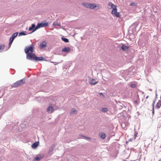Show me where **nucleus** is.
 <instances>
[{
  "label": "nucleus",
  "mask_w": 161,
  "mask_h": 161,
  "mask_svg": "<svg viewBox=\"0 0 161 161\" xmlns=\"http://www.w3.org/2000/svg\"><path fill=\"white\" fill-rule=\"evenodd\" d=\"M62 40L65 42H69L68 39L62 37Z\"/></svg>",
  "instance_id": "nucleus-20"
},
{
  "label": "nucleus",
  "mask_w": 161,
  "mask_h": 161,
  "mask_svg": "<svg viewBox=\"0 0 161 161\" xmlns=\"http://www.w3.org/2000/svg\"><path fill=\"white\" fill-rule=\"evenodd\" d=\"M82 5L86 8L91 9H94L97 7L96 4H90L86 3H83Z\"/></svg>",
  "instance_id": "nucleus-2"
},
{
  "label": "nucleus",
  "mask_w": 161,
  "mask_h": 161,
  "mask_svg": "<svg viewBox=\"0 0 161 161\" xmlns=\"http://www.w3.org/2000/svg\"><path fill=\"white\" fill-rule=\"evenodd\" d=\"M4 48V45H0V52H2Z\"/></svg>",
  "instance_id": "nucleus-21"
},
{
  "label": "nucleus",
  "mask_w": 161,
  "mask_h": 161,
  "mask_svg": "<svg viewBox=\"0 0 161 161\" xmlns=\"http://www.w3.org/2000/svg\"><path fill=\"white\" fill-rule=\"evenodd\" d=\"M70 50V48L69 47H64L63 48L62 51L64 52H67Z\"/></svg>",
  "instance_id": "nucleus-11"
},
{
  "label": "nucleus",
  "mask_w": 161,
  "mask_h": 161,
  "mask_svg": "<svg viewBox=\"0 0 161 161\" xmlns=\"http://www.w3.org/2000/svg\"><path fill=\"white\" fill-rule=\"evenodd\" d=\"M148 97H149V96H147L146 97V99H147L148 98Z\"/></svg>",
  "instance_id": "nucleus-33"
},
{
  "label": "nucleus",
  "mask_w": 161,
  "mask_h": 161,
  "mask_svg": "<svg viewBox=\"0 0 161 161\" xmlns=\"http://www.w3.org/2000/svg\"><path fill=\"white\" fill-rule=\"evenodd\" d=\"M157 120L158 121L161 120V116H158L157 118Z\"/></svg>",
  "instance_id": "nucleus-27"
},
{
  "label": "nucleus",
  "mask_w": 161,
  "mask_h": 161,
  "mask_svg": "<svg viewBox=\"0 0 161 161\" xmlns=\"http://www.w3.org/2000/svg\"><path fill=\"white\" fill-rule=\"evenodd\" d=\"M121 48L123 50L125 51L128 49L129 47H128L127 46H126L124 45H123L121 47Z\"/></svg>",
  "instance_id": "nucleus-10"
},
{
  "label": "nucleus",
  "mask_w": 161,
  "mask_h": 161,
  "mask_svg": "<svg viewBox=\"0 0 161 161\" xmlns=\"http://www.w3.org/2000/svg\"><path fill=\"white\" fill-rule=\"evenodd\" d=\"M155 101H154L153 102V109L154 110L153 108H154V105L155 104Z\"/></svg>",
  "instance_id": "nucleus-30"
},
{
  "label": "nucleus",
  "mask_w": 161,
  "mask_h": 161,
  "mask_svg": "<svg viewBox=\"0 0 161 161\" xmlns=\"http://www.w3.org/2000/svg\"><path fill=\"white\" fill-rule=\"evenodd\" d=\"M82 136L85 138H86L87 139H89V140H91V138H90V137H86V136Z\"/></svg>",
  "instance_id": "nucleus-31"
},
{
  "label": "nucleus",
  "mask_w": 161,
  "mask_h": 161,
  "mask_svg": "<svg viewBox=\"0 0 161 161\" xmlns=\"http://www.w3.org/2000/svg\"><path fill=\"white\" fill-rule=\"evenodd\" d=\"M134 136H135V139L136 138V134H135L134 135Z\"/></svg>",
  "instance_id": "nucleus-32"
},
{
  "label": "nucleus",
  "mask_w": 161,
  "mask_h": 161,
  "mask_svg": "<svg viewBox=\"0 0 161 161\" xmlns=\"http://www.w3.org/2000/svg\"><path fill=\"white\" fill-rule=\"evenodd\" d=\"M161 106V101L159 100L156 104V107L159 108Z\"/></svg>",
  "instance_id": "nucleus-16"
},
{
  "label": "nucleus",
  "mask_w": 161,
  "mask_h": 161,
  "mask_svg": "<svg viewBox=\"0 0 161 161\" xmlns=\"http://www.w3.org/2000/svg\"><path fill=\"white\" fill-rule=\"evenodd\" d=\"M43 58L42 57H37L36 56V58H35L33 59L32 60H35L36 61L42 60H43L42 58Z\"/></svg>",
  "instance_id": "nucleus-13"
},
{
  "label": "nucleus",
  "mask_w": 161,
  "mask_h": 161,
  "mask_svg": "<svg viewBox=\"0 0 161 161\" xmlns=\"http://www.w3.org/2000/svg\"><path fill=\"white\" fill-rule=\"evenodd\" d=\"M98 7H99V6H98V8H99Z\"/></svg>",
  "instance_id": "nucleus-34"
},
{
  "label": "nucleus",
  "mask_w": 161,
  "mask_h": 161,
  "mask_svg": "<svg viewBox=\"0 0 161 161\" xmlns=\"http://www.w3.org/2000/svg\"><path fill=\"white\" fill-rule=\"evenodd\" d=\"M117 9L116 8V7L113 9L112 11V14L113 16H116V17H118L120 16L119 14V13L117 12Z\"/></svg>",
  "instance_id": "nucleus-6"
},
{
  "label": "nucleus",
  "mask_w": 161,
  "mask_h": 161,
  "mask_svg": "<svg viewBox=\"0 0 161 161\" xmlns=\"http://www.w3.org/2000/svg\"><path fill=\"white\" fill-rule=\"evenodd\" d=\"M109 6L111 7V8L113 9L114 8L116 7V6L113 4L112 3L110 2L108 3Z\"/></svg>",
  "instance_id": "nucleus-18"
},
{
  "label": "nucleus",
  "mask_w": 161,
  "mask_h": 161,
  "mask_svg": "<svg viewBox=\"0 0 161 161\" xmlns=\"http://www.w3.org/2000/svg\"><path fill=\"white\" fill-rule=\"evenodd\" d=\"M108 111V109L106 108H103L102 109V111L103 112H106Z\"/></svg>",
  "instance_id": "nucleus-23"
},
{
  "label": "nucleus",
  "mask_w": 161,
  "mask_h": 161,
  "mask_svg": "<svg viewBox=\"0 0 161 161\" xmlns=\"http://www.w3.org/2000/svg\"><path fill=\"white\" fill-rule=\"evenodd\" d=\"M18 32H15L13 34L11 37L10 38L9 41V47H10L11 44H12L13 41H14V38L17 36L18 34Z\"/></svg>",
  "instance_id": "nucleus-5"
},
{
  "label": "nucleus",
  "mask_w": 161,
  "mask_h": 161,
  "mask_svg": "<svg viewBox=\"0 0 161 161\" xmlns=\"http://www.w3.org/2000/svg\"><path fill=\"white\" fill-rule=\"evenodd\" d=\"M43 157V155L38 154L33 159V161H39Z\"/></svg>",
  "instance_id": "nucleus-7"
},
{
  "label": "nucleus",
  "mask_w": 161,
  "mask_h": 161,
  "mask_svg": "<svg viewBox=\"0 0 161 161\" xmlns=\"http://www.w3.org/2000/svg\"><path fill=\"white\" fill-rule=\"evenodd\" d=\"M47 45V42L45 41H43L40 44V47L41 48L45 47Z\"/></svg>",
  "instance_id": "nucleus-9"
},
{
  "label": "nucleus",
  "mask_w": 161,
  "mask_h": 161,
  "mask_svg": "<svg viewBox=\"0 0 161 161\" xmlns=\"http://www.w3.org/2000/svg\"><path fill=\"white\" fill-rule=\"evenodd\" d=\"M130 5L131 6H134L136 5V4L134 3H132L130 4Z\"/></svg>",
  "instance_id": "nucleus-26"
},
{
  "label": "nucleus",
  "mask_w": 161,
  "mask_h": 161,
  "mask_svg": "<svg viewBox=\"0 0 161 161\" xmlns=\"http://www.w3.org/2000/svg\"><path fill=\"white\" fill-rule=\"evenodd\" d=\"M48 24V23L47 22L38 23L35 29L33 30L32 32L35 31L36 30L41 27H44L47 26Z\"/></svg>",
  "instance_id": "nucleus-3"
},
{
  "label": "nucleus",
  "mask_w": 161,
  "mask_h": 161,
  "mask_svg": "<svg viewBox=\"0 0 161 161\" xmlns=\"http://www.w3.org/2000/svg\"><path fill=\"white\" fill-rule=\"evenodd\" d=\"M39 145V143L37 142H34L32 145V147L33 148H36Z\"/></svg>",
  "instance_id": "nucleus-15"
},
{
  "label": "nucleus",
  "mask_w": 161,
  "mask_h": 161,
  "mask_svg": "<svg viewBox=\"0 0 161 161\" xmlns=\"http://www.w3.org/2000/svg\"><path fill=\"white\" fill-rule=\"evenodd\" d=\"M100 137L102 139H105L106 137V135L105 133H102L99 134Z\"/></svg>",
  "instance_id": "nucleus-12"
},
{
  "label": "nucleus",
  "mask_w": 161,
  "mask_h": 161,
  "mask_svg": "<svg viewBox=\"0 0 161 161\" xmlns=\"http://www.w3.org/2000/svg\"><path fill=\"white\" fill-rule=\"evenodd\" d=\"M77 113V110L74 109L73 108L71 109V114H76Z\"/></svg>",
  "instance_id": "nucleus-17"
},
{
  "label": "nucleus",
  "mask_w": 161,
  "mask_h": 161,
  "mask_svg": "<svg viewBox=\"0 0 161 161\" xmlns=\"http://www.w3.org/2000/svg\"><path fill=\"white\" fill-rule=\"evenodd\" d=\"M26 34L25 33L24 31H22L19 33V36H20L22 35H25Z\"/></svg>",
  "instance_id": "nucleus-22"
},
{
  "label": "nucleus",
  "mask_w": 161,
  "mask_h": 161,
  "mask_svg": "<svg viewBox=\"0 0 161 161\" xmlns=\"http://www.w3.org/2000/svg\"><path fill=\"white\" fill-rule=\"evenodd\" d=\"M36 28L35 25L34 24H32L31 26L29 28L28 30L29 31H31L33 30V28Z\"/></svg>",
  "instance_id": "nucleus-19"
},
{
  "label": "nucleus",
  "mask_w": 161,
  "mask_h": 161,
  "mask_svg": "<svg viewBox=\"0 0 161 161\" xmlns=\"http://www.w3.org/2000/svg\"><path fill=\"white\" fill-rule=\"evenodd\" d=\"M131 86L132 88H135L136 86V85L135 84H132L131 85Z\"/></svg>",
  "instance_id": "nucleus-24"
},
{
  "label": "nucleus",
  "mask_w": 161,
  "mask_h": 161,
  "mask_svg": "<svg viewBox=\"0 0 161 161\" xmlns=\"http://www.w3.org/2000/svg\"><path fill=\"white\" fill-rule=\"evenodd\" d=\"M24 81L23 79L20 80L14 83L12 85V86L14 87H17L19 86L20 85L23 84L24 83Z\"/></svg>",
  "instance_id": "nucleus-4"
},
{
  "label": "nucleus",
  "mask_w": 161,
  "mask_h": 161,
  "mask_svg": "<svg viewBox=\"0 0 161 161\" xmlns=\"http://www.w3.org/2000/svg\"><path fill=\"white\" fill-rule=\"evenodd\" d=\"M24 51L26 54L27 59L32 60L36 58V55L33 53L34 51V45L32 44L31 46L26 47Z\"/></svg>",
  "instance_id": "nucleus-1"
},
{
  "label": "nucleus",
  "mask_w": 161,
  "mask_h": 161,
  "mask_svg": "<svg viewBox=\"0 0 161 161\" xmlns=\"http://www.w3.org/2000/svg\"><path fill=\"white\" fill-rule=\"evenodd\" d=\"M134 103L135 104H136L138 103V102L137 100H135L134 101Z\"/></svg>",
  "instance_id": "nucleus-29"
},
{
  "label": "nucleus",
  "mask_w": 161,
  "mask_h": 161,
  "mask_svg": "<svg viewBox=\"0 0 161 161\" xmlns=\"http://www.w3.org/2000/svg\"><path fill=\"white\" fill-rule=\"evenodd\" d=\"M47 111L49 113H51L54 111V107L53 106L49 107L47 108Z\"/></svg>",
  "instance_id": "nucleus-8"
},
{
  "label": "nucleus",
  "mask_w": 161,
  "mask_h": 161,
  "mask_svg": "<svg viewBox=\"0 0 161 161\" xmlns=\"http://www.w3.org/2000/svg\"><path fill=\"white\" fill-rule=\"evenodd\" d=\"M154 112V111H153V113Z\"/></svg>",
  "instance_id": "nucleus-35"
},
{
  "label": "nucleus",
  "mask_w": 161,
  "mask_h": 161,
  "mask_svg": "<svg viewBox=\"0 0 161 161\" xmlns=\"http://www.w3.org/2000/svg\"><path fill=\"white\" fill-rule=\"evenodd\" d=\"M53 25H57L58 26H59L60 25L59 24L56 22H54L53 23Z\"/></svg>",
  "instance_id": "nucleus-25"
},
{
  "label": "nucleus",
  "mask_w": 161,
  "mask_h": 161,
  "mask_svg": "<svg viewBox=\"0 0 161 161\" xmlns=\"http://www.w3.org/2000/svg\"><path fill=\"white\" fill-rule=\"evenodd\" d=\"M94 81L95 80L94 79L91 80L90 82V84L92 85H95L98 82V81L94 82Z\"/></svg>",
  "instance_id": "nucleus-14"
},
{
  "label": "nucleus",
  "mask_w": 161,
  "mask_h": 161,
  "mask_svg": "<svg viewBox=\"0 0 161 161\" xmlns=\"http://www.w3.org/2000/svg\"><path fill=\"white\" fill-rule=\"evenodd\" d=\"M133 140V138L130 139L128 140V141H127L126 143H127L128 142H131Z\"/></svg>",
  "instance_id": "nucleus-28"
}]
</instances>
